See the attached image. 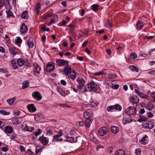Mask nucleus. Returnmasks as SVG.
Instances as JSON below:
<instances>
[{
	"instance_id": "f257e3e1",
	"label": "nucleus",
	"mask_w": 155,
	"mask_h": 155,
	"mask_svg": "<svg viewBox=\"0 0 155 155\" xmlns=\"http://www.w3.org/2000/svg\"><path fill=\"white\" fill-rule=\"evenodd\" d=\"M77 81L79 85V89L81 92H85L87 91L86 86L84 85L85 83L84 80L81 78H78L77 79Z\"/></svg>"
},
{
	"instance_id": "f03ea898",
	"label": "nucleus",
	"mask_w": 155,
	"mask_h": 155,
	"mask_svg": "<svg viewBox=\"0 0 155 155\" xmlns=\"http://www.w3.org/2000/svg\"><path fill=\"white\" fill-rule=\"evenodd\" d=\"M125 113L129 116L134 115L136 113V109L134 107L130 106L125 111Z\"/></svg>"
},
{
	"instance_id": "7ed1b4c3",
	"label": "nucleus",
	"mask_w": 155,
	"mask_h": 155,
	"mask_svg": "<svg viewBox=\"0 0 155 155\" xmlns=\"http://www.w3.org/2000/svg\"><path fill=\"white\" fill-rule=\"evenodd\" d=\"M114 110L120 111L121 110V107L120 105L116 104L114 105L109 106L107 108V110L109 112H112Z\"/></svg>"
},
{
	"instance_id": "20e7f679",
	"label": "nucleus",
	"mask_w": 155,
	"mask_h": 155,
	"mask_svg": "<svg viewBox=\"0 0 155 155\" xmlns=\"http://www.w3.org/2000/svg\"><path fill=\"white\" fill-rule=\"evenodd\" d=\"M88 91H93L96 90L98 88L97 85L95 84L94 82L92 81L88 84Z\"/></svg>"
},
{
	"instance_id": "39448f33",
	"label": "nucleus",
	"mask_w": 155,
	"mask_h": 155,
	"mask_svg": "<svg viewBox=\"0 0 155 155\" xmlns=\"http://www.w3.org/2000/svg\"><path fill=\"white\" fill-rule=\"evenodd\" d=\"M108 131V129L106 127H102L99 129L98 134L99 136H103L106 134Z\"/></svg>"
},
{
	"instance_id": "423d86ee",
	"label": "nucleus",
	"mask_w": 155,
	"mask_h": 155,
	"mask_svg": "<svg viewBox=\"0 0 155 155\" xmlns=\"http://www.w3.org/2000/svg\"><path fill=\"white\" fill-rule=\"evenodd\" d=\"M33 98L37 101L40 100L42 98V96L41 93L38 91L33 92L32 94Z\"/></svg>"
},
{
	"instance_id": "0eeeda50",
	"label": "nucleus",
	"mask_w": 155,
	"mask_h": 155,
	"mask_svg": "<svg viewBox=\"0 0 155 155\" xmlns=\"http://www.w3.org/2000/svg\"><path fill=\"white\" fill-rule=\"evenodd\" d=\"M143 125L144 128L149 129H152L154 126L153 122L151 121H148L144 123Z\"/></svg>"
},
{
	"instance_id": "6e6552de",
	"label": "nucleus",
	"mask_w": 155,
	"mask_h": 155,
	"mask_svg": "<svg viewBox=\"0 0 155 155\" xmlns=\"http://www.w3.org/2000/svg\"><path fill=\"white\" fill-rule=\"evenodd\" d=\"M33 66L34 68L33 70L34 74L35 75H36V73L40 74V71L41 70V68L38 66L36 63H34L33 64Z\"/></svg>"
},
{
	"instance_id": "1a4fd4ad",
	"label": "nucleus",
	"mask_w": 155,
	"mask_h": 155,
	"mask_svg": "<svg viewBox=\"0 0 155 155\" xmlns=\"http://www.w3.org/2000/svg\"><path fill=\"white\" fill-rule=\"evenodd\" d=\"M9 51L11 54L13 56L19 53L18 50L13 46L10 47L9 48Z\"/></svg>"
},
{
	"instance_id": "9d476101",
	"label": "nucleus",
	"mask_w": 155,
	"mask_h": 155,
	"mask_svg": "<svg viewBox=\"0 0 155 155\" xmlns=\"http://www.w3.org/2000/svg\"><path fill=\"white\" fill-rule=\"evenodd\" d=\"M56 62L58 65L60 66L68 65L69 64L68 61L64 59H57L56 60Z\"/></svg>"
},
{
	"instance_id": "9b49d317",
	"label": "nucleus",
	"mask_w": 155,
	"mask_h": 155,
	"mask_svg": "<svg viewBox=\"0 0 155 155\" xmlns=\"http://www.w3.org/2000/svg\"><path fill=\"white\" fill-rule=\"evenodd\" d=\"M38 140L41 142L43 145L45 146L48 144V139L44 136H41L39 137Z\"/></svg>"
},
{
	"instance_id": "f8f14e48",
	"label": "nucleus",
	"mask_w": 155,
	"mask_h": 155,
	"mask_svg": "<svg viewBox=\"0 0 155 155\" xmlns=\"http://www.w3.org/2000/svg\"><path fill=\"white\" fill-rule=\"evenodd\" d=\"M54 64L51 62H49L46 67V70L47 71L50 72L53 71L54 69Z\"/></svg>"
},
{
	"instance_id": "ddd939ff",
	"label": "nucleus",
	"mask_w": 155,
	"mask_h": 155,
	"mask_svg": "<svg viewBox=\"0 0 155 155\" xmlns=\"http://www.w3.org/2000/svg\"><path fill=\"white\" fill-rule=\"evenodd\" d=\"M27 108L28 111L31 113H33L36 111V108L33 104H31L28 105Z\"/></svg>"
},
{
	"instance_id": "4468645a",
	"label": "nucleus",
	"mask_w": 155,
	"mask_h": 155,
	"mask_svg": "<svg viewBox=\"0 0 155 155\" xmlns=\"http://www.w3.org/2000/svg\"><path fill=\"white\" fill-rule=\"evenodd\" d=\"M130 102L134 104H137L139 101V97L136 95H133L131 96L129 99Z\"/></svg>"
},
{
	"instance_id": "2eb2a0df",
	"label": "nucleus",
	"mask_w": 155,
	"mask_h": 155,
	"mask_svg": "<svg viewBox=\"0 0 155 155\" xmlns=\"http://www.w3.org/2000/svg\"><path fill=\"white\" fill-rule=\"evenodd\" d=\"M12 123L14 124H18L21 123L22 121V119L21 117L15 118L12 119Z\"/></svg>"
},
{
	"instance_id": "dca6fc26",
	"label": "nucleus",
	"mask_w": 155,
	"mask_h": 155,
	"mask_svg": "<svg viewBox=\"0 0 155 155\" xmlns=\"http://www.w3.org/2000/svg\"><path fill=\"white\" fill-rule=\"evenodd\" d=\"M93 131H91L89 135V139L91 141L95 143H97V140L94 135L93 134Z\"/></svg>"
},
{
	"instance_id": "f3484780",
	"label": "nucleus",
	"mask_w": 155,
	"mask_h": 155,
	"mask_svg": "<svg viewBox=\"0 0 155 155\" xmlns=\"http://www.w3.org/2000/svg\"><path fill=\"white\" fill-rule=\"evenodd\" d=\"M145 107L149 110L150 111L154 108V104L151 102H149L146 105Z\"/></svg>"
},
{
	"instance_id": "a211bd4d",
	"label": "nucleus",
	"mask_w": 155,
	"mask_h": 155,
	"mask_svg": "<svg viewBox=\"0 0 155 155\" xmlns=\"http://www.w3.org/2000/svg\"><path fill=\"white\" fill-rule=\"evenodd\" d=\"M28 30V28L24 23H23L21 25L20 31L21 33H25L27 32Z\"/></svg>"
},
{
	"instance_id": "6ab92c4d",
	"label": "nucleus",
	"mask_w": 155,
	"mask_h": 155,
	"mask_svg": "<svg viewBox=\"0 0 155 155\" xmlns=\"http://www.w3.org/2000/svg\"><path fill=\"white\" fill-rule=\"evenodd\" d=\"M4 131L6 133L11 134L13 131L12 128L10 126H6L5 127Z\"/></svg>"
},
{
	"instance_id": "aec40b11",
	"label": "nucleus",
	"mask_w": 155,
	"mask_h": 155,
	"mask_svg": "<svg viewBox=\"0 0 155 155\" xmlns=\"http://www.w3.org/2000/svg\"><path fill=\"white\" fill-rule=\"evenodd\" d=\"M35 128L34 127H29L26 124H25V127L24 128V130L25 131L32 132L34 130Z\"/></svg>"
},
{
	"instance_id": "412c9836",
	"label": "nucleus",
	"mask_w": 155,
	"mask_h": 155,
	"mask_svg": "<svg viewBox=\"0 0 155 155\" xmlns=\"http://www.w3.org/2000/svg\"><path fill=\"white\" fill-rule=\"evenodd\" d=\"M143 23L140 21H137L136 25V28L137 29L140 30L141 28L143 26Z\"/></svg>"
},
{
	"instance_id": "4be33fe9",
	"label": "nucleus",
	"mask_w": 155,
	"mask_h": 155,
	"mask_svg": "<svg viewBox=\"0 0 155 155\" xmlns=\"http://www.w3.org/2000/svg\"><path fill=\"white\" fill-rule=\"evenodd\" d=\"M119 128L115 126H112L111 127V132L114 134H116L119 131Z\"/></svg>"
},
{
	"instance_id": "5701e85b",
	"label": "nucleus",
	"mask_w": 155,
	"mask_h": 155,
	"mask_svg": "<svg viewBox=\"0 0 155 155\" xmlns=\"http://www.w3.org/2000/svg\"><path fill=\"white\" fill-rule=\"evenodd\" d=\"M71 72V69L70 67L65 68L64 70V72L66 75H68Z\"/></svg>"
},
{
	"instance_id": "b1692460",
	"label": "nucleus",
	"mask_w": 155,
	"mask_h": 155,
	"mask_svg": "<svg viewBox=\"0 0 155 155\" xmlns=\"http://www.w3.org/2000/svg\"><path fill=\"white\" fill-rule=\"evenodd\" d=\"M148 137L147 135H145L142 139L139 141V143L141 144H146L147 143L145 139L147 138Z\"/></svg>"
},
{
	"instance_id": "393cba45",
	"label": "nucleus",
	"mask_w": 155,
	"mask_h": 155,
	"mask_svg": "<svg viewBox=\"0 0 155 155\" xmlns=\"http://www.w3.org/2000/svg\"><path fill=\"white\" fill-rule=\"evenodd\" d=\"M28 12L27 11H24L21 15V18L23 19H26L28 18Z\"/></svg>"
},
{
	"instance_id": "a878e982",
	"label": "nucleus",
	"mask_w": 155,
	"mask_h": 155,
	"mask_svg": "<svg viewBox=\"0 0 155 155\" xmlns=\"http://www.w3.org/2000/svg\"><path fill=\"white\" fill-rule=\"evenodd\" d=\"M29 82L28 81H26L22 82V88L24 89L25 88L28 87L29 86Z\"/></svg>"
},
{
	"instance_id": "bb28decb",
	"label": "nucleus",
	"mask_w": 155,
	"mask_h": 155,
	"mask_svg": "<svg viewBox=\"0 0 155 155\" xmlns=\"http://www.w3.org/2000/svg\"><path fill=\"white\" fill-rule=\"evenodd\" d=\"M137 57V54L135 53H131L130 55V58H129L128 60H130L133 59L134 60Z\"/></svg>"
},
{
	"instance_id": "cd10ccee",
	"label": "nucleus",
	"mask_w": 155,
	"mask_h": 155,
	"mask_svg": "<svg viewBox=\"0 0 155 155\" xmlns=\"http://www.w3.org/2000/svg\"><path fill=\"white\" fill-rule=\"evenodd\" d=\"M17 62L18 66L20 67L22 66L25 63L23 59L22 58L18 59L17 60Z\"/></svg>"
},
{
	"instance_id": "c85d7f7f",
	"label": "nucleus",
	"mask_w": 155,
	"mask_h": 155,
	"mask_svg": "<svg viewBox=\"0 0 155 155\" xmlns=\"http://www.w3.org/2000/svg\"><path fill=\"white\" fill-rule=\"evenodd\" d=\"M138 95L139 96L142 98H145L147 99L149 97L148 95L147 94H144L140 92H139L138 93Z\"/></svg>"
},
{
	"instance_id": "c756f323",
	"label": "nucleus",
	"mask_w": 155,
	"mask_h": 155,
	"mask_svg": "<svg viewBox=\"0 0 155 155\" xmlns=\"http://www.w3.org/2000/svg\"><path fill=\"white\" fill-rule=\"evenodd\" d=\"M27 43L29 48H32L34 46V44L31 38H29L28 40Z\"/></svg>"
},
{
	"instance_id": "7c9ffc66",
	"label": "nucleus",
	"mask_w": 155,
	"mask_h": 155,
	"mask_svg": "<svg viewBox=\"0 0 155 155\" xmlns=\"http://www.w3.org/2000/svg\"><path fill=\"white\" fill-rule=\"evenodd\" d=\"M115 155H125V153L124 150L120 149L117 151Z\"/></svg>"
},
{
	"instance_id": "2f4dec72",
	"label": "nucleus",
	"mask_w": 155,
	"mask_h": 155,
	"mask_svg": "<svg viewBox=\"0 0 155 155\" xmlns=\"http://www.w3.org/2000/svg\"><path fill=\"white\" fill-rule=\"evenodd\" d=\"M106 70L101 71L99 72H96L94 73V74L95 75H104L107 74V72H105Z\"/></svg>"
},
{
	"instance_id": "473e14b6",
	"label": "nucleus",
	"mask_w": 155,
	"mask_h": 155,
	"mask_svg": "<svg viewBox=\"0 0 155 155\" xmlns=\"http://www.w3.org/2000/svg\"><path fill=\"white\" fill-rule=\"evenodd\" d=\"M57 91L62 96H64L65 95L64 91L63 89L60 87H57Z\"/></svg>"
},
{
	"instance_id": "72a5a7b5",
	"label": "nucleus",
	"mask_w": 155,
	"mask_h": 155,
	"mask_svg": "<svg viewBox=\"0 0 155 155\" xmlns=\"http://www.w3.org/2000/svg\"><path fill=\"white\" fill-rule=\"evenodd\" d=\"M98 104V103L95 101H92L90 102V105L92 107H96Z\"/></svg>"
},
{
	"instance_id": "f704fd0d",
	"label": "nucleus",
	"mask_w": 155,
	"mask_h": 155,
	"mask_svg": "<svg viewBox=\"0 0 155 155\" xmlns=\"http://www.w3.org/2000/svg\"><path fill=\"white\" fill-rule=\"evenodd\" d=\"M15 99V97H13L12 99L7 100V101L9 104L12 105L14 102Z\"/></svg>"
},
{
	"instance_id": "c9c22d12",
	"label": "nucleus",
	"mask_w": 155,
	"mask_h": 155,
	"mask_svg": "<svg viewBox=\"0 0 155 155\" xmlns=\"http://www.w3.org/2000/svg\"><path fill=\"white\" fill-rule=\"evenodd\" d=\"M6 13L7 14V17L8 18H10V17H13L14 16L12 12L10 10H6Z\"/></svg>"
},
{
	"instance_id": "e433bc0d",
	"label": "nucleus",
	"mask_w": 155,
	"mask_h": 155,
	"mask_svg": "<svg viewBox=\"0 0 155 155\" xmlns=\"http://www.w3.org/2000/svg\"><path fill=\"white\" fill-rule=\"evenodd\" d=\"M11 64L14 69H16L18 68L16 63V61H15L14 60H12L11 61Z\"/></svg>"
},
{
	"instance_id": "4c0bfd02",
	"label": "nucleus",
	"mask_w": 155,
	"mask_h": 155,
	"mask_svg": "<svg viewBox=\"0 0 155 155\" xmlns=\"http://www.w3.org/2000/svg\"><path fill=\"white\" fill-rule=\"evenodd\" d=\"M76 74L75 71L71 72L70 73V76L71 78L73 80H74L76 78Z\"/></svg>"
},
{
	"instance_id": "58836bf2",
	"label": "nucleus",
	"mask_w": 155,
	"mask_h": 155,
	"mask_svg": "<svg viewBox=\"0 0 155 155\" xmlns=\"http://www.w3.org/2000/svg\"><path fill=\"white\" fill-rule=\"evenodd\" d=\"M0 114L3 115H8L10 114V112H7L2 110H0Z\"/></svg>"
},
{
	"instance_id": "ea45409f",
	"label": "nucleus",
	"mask_w": 155,
	"mask_h": 155,
	"mask_svg": "<svg viewBox=\"0 0 155 155\" xmlns=\"http://www.w3.org/2000/svg\"><path fill=\"white\" fill-rule=\"evenodd\" d=\"M99 7V5L97 4H94L92 6V8H91V9L93 10L95 12H96L98 10V8Z\"/></svg>"
},
{
	"instance_id": "a19ab883",
	"label": "nucleus",
	"mask_w": 155,
	"mask_h": 155,
	"mask_svg": "<svg viewBox=\"0 0 155 155\" xmlns=\"http://www.w3.org/2000/svg\"><path fill=\"white\" fill-rule=\"evenodd\" d=\"M92 122V119L91 117L88 118V128L91 125V124Z\"/></svg>"
},
{
	"instance_id": "79ce46f5",
	"label": "nucleus",
	"mask_w": 155,
	"mask_h": 155,
	"mask_svg": "<svg viewBox=\"0 0 155 155\" xmlns=\"http://www.w3.org/2000/svg\"><path fill=\"white\" fill-rule=\"evenodd\" d=\"M17 39L15 41L16 43V44L21 43L22 41L21 39L19 37H17Z\"/></svg>"
},
{
	"instance_id": "37998d69",
	"label": "nucleus",
	"mask_w": 155,
	"mask_h": 155,
	"mask_svg": "<svg viewBox=\"0 0 155 155\" xmlns=\"http://www.w3.org/2000/svg\"><path fill=\"white\" fill-rule=\"evenodd\" d=\"M135 154L136 155H140L141 154V150L140 149L138 148L137 149L135 150Z\"/></svg>"
},
{
	"instance_id": "c03bdc74",
	"label": "nucleus",
	"mask_w": 155,
	"mask_h": 155,
	"mask_svg": "<svg viewBox=\"0 0 155 155\" xmlns=\"http://www.w3.org/2000/svg\"><path fill=\"white\" fill-rule=\"evenodd\" d=\"M20 114V111L18 110H15L14 111V114L15 116H18Z\"/></svg>"
},
{
	"instance_id": "a18cd8bd",
	"label": "nucleus",
	"mask_w": 155,
	"mask_h": 155,
	"mask_svg": "<svg viewBox=\"0 0 155 155\" xmlns=\"http://www.w3.org/2000/svg\"><path fill=\"white\" fill-rule=\"evenodd\" d=\"M147 117L149 118H151L153 117V114L151 112H149L147 113Z\"/></svg>"
},
{
	"instance_id": "49530a36",
	"label": "nucleus",
	"mask_w": 155,
	"mask_h": 155,
	"mask_svg": "<svg viewBox=\"0 0 155 155\" xmlns=\"http://www.w3.org/2000/svg\"><path fill=\"white\" fill-rule=\"evenodd\" d=\"M68 141L71 142H76V141H75L74 138L73 137H69L68 139Z\"/></svg>"
},
{
	"instance_id": "de8ad7c7",
	"label": "nucleus",
	"mask_w": 155,
	"mask_h": 155,
	"mask_svg": "<svg viewBox=\"0 0 155 155\" xmlns=\"http://www.w3.org/2000/svg\"><path fill=\"white\" fill-rule=\"evenodd\" d=\"M4 3V0H0V9L3 6Z\"/></svg>"
},
{
	"instance_id": "09e8293b",
	"label": "nucleus",
	"mask_w": 155,
	"mask_h": 155,
	"mask_svg": "<svg viewBox=\"0 0 155 155\" xmlns=\"http://www.w3.org/2000/svg\"><path fill=\"white\" fill-rule=\"evenodd\" d=\"M40 117V116L39 114H35V115L34 119L36 120H38Z\"/></svg>"
},
{
	"instance_id": "8fccbe9b",
	"label": "nucleus",
	"mask_w": 155,
	"mask_h": 155,
	"mask_svg": "<svg viewBox=\"0 0 155 155\" xmlns=\"http://www.w3.org/2000/svg\"><path fill=\"white\" fill-rule=\"evenodd\" d=\"M0 52L2 53L5 52V50L2 47L0 46Z\"/></svg>"
},
{
	"instance_id": "3c124183",
	"label": "nucleus",
	"mask_w": 155,
	"mask_h": 155,
	"mask_svg": "<svg viewBox=\"0 0 155 155\" xmlns=\"http://www.w3.org/2000/svg\"><path fill=\"white\" fill-rule=\"evenodd\" d=\"M113 147L111 146L109 147L107 149V151L108 152L110 153H111L113 152Z\"/></svg>"
},
{
	"instance_id": "603ef678",
	"label": "nucleus",
	"mask_w": 155,
	"mask_h": 155,
	"mask_svg": "<svg viewBox=\"0 0 155 155\" xmlns=\"http://www.w3.org/2000/svg\"><path fill=\"white\" fill-rule=\"evenodd\" d=\"M84 124V123L83 121H78L77 123V124L80 127L82 126Z\"/></svg>"
},
{
	"instance_id": "864d4df0",
	"label": "nucleus",
	"mask_w": 155,
	"mask_h": 155,
	"mask_svg": "<svg viewBox=\"0 0 155 155\" xmlns=\"http://www.w3.org/2000/svg\"><path fill=\"white\" fill-rule=\"evenodd\" d=\"M119 85L118 84H115L112 86V88L115 89H117L119 87Z\"/></svg>"
},
{
	"instance_id": "5fc2aeb1",
	"label": "nucleus",
	"mask_w": 155,
	"mask_h": 155,
	"mask_svg": "<svg viewBox=\"0 0 155 155\" xmlns=\"http://www.w3.org/2000/svg\"><path fill=\"white\" fill-rule=\"evenodd\" d=\"M20 149L21 152L24 151L25 150V148L22 146H20Z\"/></svg>"
},
{
	"instance_id": "6e6d98bb",
	"label": "nucleus",
	"mask_w": 155,
	"mask_h": 155,
	"mask_svg": "<svg viewBox=\"0 0 155 155\" xmlns=\"http://www.w3.org/2000/svg\"><path fill=\"white\" fill-rule=\"evenodd\" d=\"M42 149L41 148H40L39 149H38L37 150H36L35 151V154L36 155H37L38 154L39 152H41V150H42Z\"/></svg>"
},
{
	"instance_id": "4d7b16f0",
	"label": "nucleus",
	"mask_w": 155,
	"mask_h": 155,
	"mask_svg": "<svg viewBox=\"0 0 155 155\" xmlns=\"http://www.w3.org/2000/svg\"><path fill=\"white\" fill-rule=\"evenodd\" d=\"M104 147L102 145H99L97 146L96 147V149L97 151L99 150V149L101 148H104Z\"/></svg>"
},
{
	"instance_id": "13d9d810",
	"label": "nucleus",
	"mask_w": 155,
	"mask_h": 155,
	"mask_svg": "<svg viewBox=\"0 0 155 155\" xmlns=\"http://www.w3.org/2000/svg\"><path fill=\"white\" fill-rule=\"evenodd\" d=\"M61 83L64 86L66 84V81L63 80H61Z\"/></svg>"
},
{
	"instance_id": "bf43d9fd",
	"label": "nucleus",
	"mask_w": 155,
	"mask_h": 155,
	"mask_svg": "<svg viewBox=\"0 0 155 155\" xmlns=\"http://www.w3.org/2000/svg\"><path fill=\"white\" fill-rule=\"evenodd\" d=\"M146 38H147V39L150 40L152 39L154 37L153 36H145Z\"/></svg>"
},
{
	"instance_id": "052dcab7",
	"label": "nucleus",
	"mask_w": 155,
	"mask_h": 155,
	"mask_svg": "<svg viewBox=\"0 0 155 155\" xmlns=\"http://www.w3.org/2000/svg\"><path fill=\"white\" fill-rule=\"evenodd\" d=\"M52 132H53V131H52V130L50 129V130H49L48 131L47 134H49L50 135H51L53 134Z\"/></svg>"
},
{
	"instance_id": "680f3d73",
	"label": "nucleus",
	"mask_w": 155,
	"mask_h": 155,
	"mask_svg": "<svg viewBox=\"0 0 155 155\" xmlns=\"http://www.w3.org/2000/svg\"><path fill=\"white\" fill-rule=\"evenodd\" d=\"M8 150V148L6 147H4L2 149V150L4 152H6Z\"/></svg>"
},
{
	"instance_id": "e2e57ef3",
	"label": "nucleus",
	"mask_w": 155,
	"mask_h": 155,
	"mask_svg": "<svg viewBox=\"0 0 155 155\" xmlns=\"http://www.w3.org/2000/svg\"><path fill=\"white\" fill-rule=\"evenodd\" d=\"M150 96L152 97L153 99L155 97V92H153L151 93Z\"/></svg>"
},
{
	"instance_id": "0e129e2a",
	"label": "nucleus",
	"mask_w": 155,
	"mask_h": 155,
	"mask_svg": "<svg viewBox=\"0 0 155 155\" xmlns=\"http://www.w3.org/2000/svg\"><path fill=\"white\" fill-rule=\"evenodd\" d=\"M43 42H45L46 39V37L45 35H43L41 38Z\"/></svg>"
},
{
	"instance_id": "69168bd1",
	"label": "nucleus",
	"mask_w": 155,
	"mask_h": 155,
	"mask_svg": "<svg viewBox=\"0 0 155 155\" xmlns=\"http://www.w3.org/2000/svg\"><path fill=\"white\" fill-rule=\"evenodd\" d=\"M40 8V4L38 3L36 6L35 8L36 9H39Z\"/></svg>"
},
{
	"instance_id": "338daca9",
	"label": "nucleus",
	"mask_w": 155,
	"mask_h": 155,
	"mask_svg": "<svg viewBox=\"0 0 155 155\" xmlns=\"http://www.w3.org/2000/svg\"><path fill=\"white\" fill-rule=\"evenodd\" d=\"M5 6L7 9H10L11 7V6L9 4H8V5L5 4Z\"/></svg>"
},
{
	"instance_id": "774afa93",
	"label": "nucleus",
	"mask_w": 155,
	"mask_h": 155,
	"mask_svg": "<svg viewBox=\"0 0 155 155\" xmlns=\"http://www.w3.org/2000/svg\"><path fill=\"white\" fill-rule=\"evenodd\" d=\"M145 112V110L144 108H142L141 109L140 113L141 114H143Z\"/></svg>"
}]
</instances>
